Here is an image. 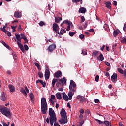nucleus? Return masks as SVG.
<instances>
[{"instance_id": "1", "label": "nucleus", "mask_w": 126, "mask_h": 126, "mask_svg": "<svg viewBox=\"0 0 126 126\" xmlns=\"http://www.w3.org/2000/svg\"><path fill=\"white\" fill-rule=\"evenodd\" d=\"M61 120H59V122L61 124H65L67 123V117L66 116V113L64 108H62L60 112Z\"/></svg>"}, {"instance_id": "2", "label": "nucleus", "mask_w": 126, "mask_h": 126, "mask_svg": "<svg viewBox=\"0 0 126 126\" xmlns=\"http://www.w3.org/2000/svg\"><path fill=\"white\" fill-rule=\"evenodd\" d=\"M1 113L6 117H8V118H10L11 116V113L10 111H9L7 107H4V109L2 110Z\"/></svg>"}, {"instance_id": "3", "label": "nucleus", "mask_w": 126, "mask_h": 126, "mask_svg": "<svg viewBox=\"0 0 126 126\" xmlns=\"http://www.w3.org/2000/svg\"><path fill=\"white\" fill-rule=\"evenodd\" d=\"M95 121L98 122L99 125H105L106 126H111V122L110 121H108L107 120H104V122L103 121H101V120L95 119Z\"/></svg>"}, {"instance_id": "4", "label": "nucleus", "mask_w": 126, "mask_h": 126, "mask_svg": "<svg viewBox=\"0 0 126 126\" xmlns=\"http://www.w3.org/2000/svg\"><path fill=\"white\" fill-rule=\"evenodd\" d=\"M69 88L70 91H75V89L76 88V84L72 80H71L70 81Z\"/></svg>"}, {"instance_id": "5", "label": "nucleus", "mask_w": 126, "mask_h": 126, "mask_svg": "<svg viewBox=\"0 0 126 126\" xmlns=\"http://www.w3.org/2000/svg\"><path fill=\"white\" fill-rule=\"evenodd\" d=\"M21 40H22V38L18 39L17 40L18 41H17V44L18 47H19L20 49L21 50V51L23 52V53H24L25 50H24V47H23V45L21 43Z\"/></svg>"}, {"instance_id": "6", "label": "nucleus", "mask_w": 126, "mask_h": 126, "mask_svg": "<svg viewBox=\"0 0 126 126\" xmlns=\"http://www.w3.org/2000/svg\"><path fill=\"white\" fill-rule=\"evenodd\" d=\"M49 115H50V118H57L55 111L52 108H50L49 109Z\"/></svg>"}, {"instance_id": "7", "label": "nucleus", "mask_w": 126, "mask_h": 126, "mask_svg": "<svg viewBox=\"0 0 126 126\" xmlns=\"http://www.w3.org/2000/svg\"><path fill=\"white\" fill-rule=\"evenodd\" d=\"M56 47V45L55 44H52L49 45L48 50L50 52H52L55 49Z\"/></svg>"}, {"instance_id": "8", "label": "nucleus", "mask_w": 126, "mask_h": 126, "mask_svg": "<svg viewBox=\"0 0 126 126\" xmlns=\"http://www.w3.org/2000/svg\"><path fill=\"white\" fill-rule=\"evenodd\" d=\"M53 30L54 33H57V32L59 31V26L57 24L54 23L53 24Z\"/></svg>"}, {"instance_id": "9", "label": "nucleus", "mask_w": 126, "mask_h": 126, "mask_svg": "<svg viewBox=\"0 0 126 126\" xmlns=\"http://www.w3.org/2000/svg\"><path fill=\"white\" fill-rule=\"evenodd\" d=\"M48 107V105L47 104L46 99L45 98L43 97L41 99V107Z\"/></svg>"}, {"instance_id": "10", "label": "nucleus", "mask_w": 126, "mask_h": 126, "mask_svg": "<svg viewBox=\"0 0 126 126\" xmlns=\"http://www.w3.org/2000/svg\"><path fill=\"white\" fill-rule=\"evenodd\" d=\"M111 81L116 82L117 81V74L113 73L111 76Z\"/></svg>"}, {"instance_id": "11", "label": "nucleus", "mask_w": 126, "mask_h": 126, "mask_svg": "<svg viewBox=\"0 0 126 126\" xmlns=\"http://www.w3.org/2000/svg\"><path fill=\"white\" fill-rule=\"evenodd\" d=\"M29 96L30 97V99H31V102H32L33 103L35 102V99L33 94L32 93H30L29 94Z\"/></svg>"}, {"instance_id": "12", "label": "nucleus", "mask_w": 126, "mask_h": 126, "mask_svg": "<svg viewBox=\"0 0 126 126\" xmlns=\"http://www.w3.org/2000/svg\"><path fill=\"white\" fill-rule=\"evenodd\" d=\"M44 77L46 80H47L49 78L50 71L48 69H46Z\"/></svg>"}, {"instance_id": "13", "label": "nucleus", "mask_w": 126, "mask_h": 126, "mask_svg": "<svg viewBox=\"0 0 126 126\" xmlns=\"http://www.w3.org/2000/svg\"><path fill=\"white\" fill-rule=\"evenodd\" d=\"M58 82L62 84V86H63L64 84L66 83V80L65 77H63L62 79H59Z\"/></svg>"}, {"instance_id": "14", "label": "nucleus", "mask_w": 126, "mask_h": 126, "mask_svg": "<svg viewBox=\"0 0 126 126\" xmlns=\"http://www.w3.org/2000/svg\"><path fill=\"white\" fill-rule=\"evenodd\" d=\"M75 91L70 90L68 93V96L69 98V100H71L72 99V97L74 94V93Z\"/></svg>"}, {"instance_id": "15", "label": "nucleus", "mask_w": 126, "mask_h": 126, "mask_svg": "<svg viewBox=\"0 0 126 126\" xmlns=\"http://www.w3.org/2000/svg\"><path fill=\"white\" fill-rule=\"evenodd\" d=\"M54 76L57 78H61L62 76V73L61 71H60V70L58 71L56 73H54Z\"/></svg>"}, {"instance_id": "16", "label": "nucleus", "mask_w": 126, "mask_h": 126, "mask_svg": "<svg viewBox=\"0 0 126 126\" xmlns=\"http://www.w3.org/2000/svg\"><path fill=\"white\" fill-rule=\"evenodd\" d=\"M9 89L11 93H14L15 92L16 88L12 84L8 85Z\"/></svg>"}, {"instance_id": "17", "label": "nucleus", "mask_w": 126, "mask_h": 126, "mask_svg": "<svg viewBox=\"0 0 126 126\" xmlns=\"http://www.w3.org/2000/svg\"><path fill=\"white\" fill-rule=\"evenodd\" d=\"M49 120L51 126H53L54 123L57 122V118H50Z\"/></svg>"}, {"instance_id": "18", "label": "nucleus", "mask_w": 126, "mask_h": 126, "mask_svg": "<svg viewBox=\"0 0 126 126\" xmlns=\"http://www.w3.org/2000/svg\"><path fill=\"white\" fill-rule=\"evenodd\" d=\"M48 107L46 106H41V112L43 115L46 113Z\"/></svg>"}, {"instance_id": "19", "label": "nucleus", "mask_w": 126, "mask_h": 126, "mask_svg": "<svg viewBox=\"0 0 126 126\" xmlns=\"http://www.w3.org/2000/svg\"><path fill=\"white\" fill-rule=\"evenodd\" d=\"M100 53L99 51H98L97 50H95V51H94L93 52L92 56L94 57H97L98 56V55H100Z\"/></svg>"}, {"instance_id": "20", "label": "nucleus", "mask_w": 126, "mask_h": 126, "mask_svg": "<svg viewBox=\"0 0 126 126\" xmlns=\"http://www.w3.org/2000/svg\"><path fill=\"white\" fill-rule=\"evenodd\" d=\"M87 12V10L86 8H83V7L80 8L78 10V12L79 13H81L82 14H84Z\"/></svg>"}, {"instance_id": "21", "label": "nucleus", "mask_w": 126, "mask_h": 126, "mask_svg": "<svg viewBox=\"0 0 126 126\" xmlns=\"http://www.w3.org/2000/svg\"><path fill=\"white\" fill-rule=\"evenodd\" d=\"M62 94L63 96V99H64L65 101H69V98L68 96L66 95L64 92L62 93Z\"/></svg>"}, {"instance_id": "22", "label": "nucleus", "mask_w": 126, "mask_h": 126, "mask_svg": "<svg viewBox=\"0 0 126 126\" xmlns=\"http://www.w3.org/2000/svg\"><path fill=\"white\" fill-rule=\"evenodd\" d=\"M0 99L3 101L6 100L5 95V93L4 92H2V93H1Z\"/></svg>"}, {"instance_id": "23", "label": "nucleus", "mask_w": 126, "mask_h": 126, "mask_svg": "<svg viewBox=\"0 0 126 126\" xmlns=\"http://www.w3.org/2000/svg\"><path fill=\"white\" fill-rule=\"evenodd\" d=\"M77 99L79 100V102L83 103L84 101H85V98L82 96L78 95L77 96Z\"/></svg>"}, {"instance_id": "24", "label": "nucleus", "mask_w": 126, "mask_h": 126, "mask_svg": "<svg viewBox=\"0 0 126 126\" xmlns=\"http://www.w3.org/2000/svg\"><path fill=\"white\" fill-rule=\"evenodd\" d=\"M104 4L106 5V7L107 8H108L109 9H111V2L110 1H108V2H106L105 3H104Z\"/></svg>"}, {"instance_id": "25", "label": "nucleus", "mask_w": 126, "mask_h": 126, "mask_svg": "<svg viewBox=\"0 0 126 126\" xmlns=\"http://www.w3.org/2000/svg\"><path fill=\"white\" fill-rule=\"evenodd\" d=\"M14 16L17 18H20L21 17V14L20 12L16 11L14 13Z\"/></svg>"}, {"instance_id": "26", "label": "nucleus", "mask_w": 126, "mask_h": 126, "mask_svg": "<svg viewBox=\"0 0 126 126\" xmlns=\"http://www.w3.org/2000/svg\"><path fill=\"white\" fill-rule=\"evenodd\" d=\"M55 96L58 100H61L62 99V96H61V93L58 92L56 94Z\"/></svg>"}, {"instance_id": "27", "label": "nucleus", "mask_w": 126, "mask_h": 126, "mask_svg": "<svg viewBox=\"0 0 126 126\" xmlns=\"http://www.w3.org/2000/svg\"><path fill=\"white\" fill-rule=\"evenodd\" d=\"M20 91L22 93H23L24 94H25V96H27L28 95V94H27V93L25 91V90L21 87V89H20Z\"/></svg>"}, {"instance_id": "28", "label": "nucleus", "mask_w": 126, "mask_h": 126, "mask_svg": "<svg viewBox=\"0 0 126 126\" xmlns=\"http://www.w3.org/2000/svg\"><path fill=\"white\" fill-rule=\"evenodd\" d=\"M57 79H55V78H53V79L52 80V86L53 88L54 87V86L56 84V82H57Z\"/></svg>"}, {"instance_id": "29", "label": "nucleus", "mask_w": 126, "mask_h": 126, "mask_svg": "<svg viewBox=\"0 0 126 126\" xmlns=\"http://www.w3.org/2000/svg\"><path fill=\"white\" fill-rule=\"evenodd\" d=\"M99 58H100L99 60L100 61H103L104 60V58L103 57L102 53H100V55H99V57H98V59H99Z\"/></svg>"}, {"instance_id": "30", "label": "nucleus", "mask_w": 126, "mask_h": 126, "mask_svg": "<svg viewBox=\"0 0 126 126\" xmlns=\"http://www.w3.org/2000/svg\"><path fill=\"white\" fill-rule=\"evenodd\" d=\"M34 65H35V66H36L38 70H41V67L38 63L35 62Z\"/></svg>"}, {"instance_id": "31", "label": "nucleus", "mask_w": 126, "mask_h": 126, "mask_svg": "<svg viewBox=\"0 0 126 126\" xmlns=\"http://www.w3.org/2000/svg\"><path fill=\"white\" fill-rule=\"evenodd\" d=\"M0 30L3 31L4 33L7 32V30H6V26H3V27L0 28Z\"/></svg>"}, {"instance_id": "32", "label": "nucleus", "mask_w": 126, "mask_h": 126, "mask_svg": "<svg viewBox=\"0 0 126 126\" xmlns=\"http://www.w3.org/2000/svg\"><path fill=\"white\" fill-rule=\"evenodd\" d=\"M119 31L118 30H115L114 32H113V36L115 37H116L118 34H119Z\"/></svg>"}, {"instance_id": "33", "label": "nucleus", "mask_w": 126, "mask_h": 126, "mask_svg": "<svg viewBox=\"0 0 126 126\" xmlns=\"http://www.w3.org/2000/svg\"><path fill=\"white\" fill-rule=\"evenodd\" d=\"M2 44L4 47H6L7 49H9L10 48V47H9V45L6 42H3Z\"/></svg>"}, {"instance_id": "34", "label": "nucleus", "mask_w": 126, "mask_h": 126, "mask_svg": "<svg viewBox=\"0 0 126 126\" xmlns=\"http://www.w3.org/2000/svg\"><path fill=\"white\" fill-rule=\"evenodd\" d=\"M40 83L42 85H43V87H45L46 86V83L45 81H43L42 80L40 81Z\"/></svg>"}, {"instance_id": "35", "label": "nucleus", "mask_w": 126, "mask_h": 126, "mask_svg": "<svg viewBox=\"0 0 126 126\" xmlns=\"http://www.w3.org/2000/svg\"><path fill=\"white\" fill-rule=\"evenodd\" d=\"M63 23H65L66 24H68V25L70 23L71 24V22L69 21L68 20H65L64 21V22H63Z\"/></svg>"}, {"instance_id": "36", "label": "nucleus", "mask_w": 126, "mask_h": 126, "mask_svg": "<svg viewBox=\"0 0 126 126\" xmlns=\"http://www.w3.org/2000/svg\"><path fill=\"white\" fill-rule=\"evenodd\" d=\"M117 70L120 74H123L124 71H123L122 69L119 68H118Z\"/></svg>"}, {"instance_id": "37", "label": "nucleus", "mask_w": 126, "mask_h": 126, "mask_svg": "<svg viewBox=\"0 0 126 126\" xmlns=\"http://www.w3.org/2000/svg\"><path fill=\"white\" fill-rule=\"evenodd\" d=\"M75 34V32H70L69 33V36L70 37H73Z\"/></svg>"}, {"instance_id": "38", "label": "nucleus", "mask_w": 126, "mask_h": 126, "mask_svg": "<svg viewBox=\"0 0 126 126\" xmlns=\"http://www.w3.org/2000/svg\"><path fill=\"white\" fill-rule=\"evenodd\" d=\"M20 35V36H21V39H24L26 38V37L25 34L21 33Z\"/></svg>"}, {"instance_id": "39", "label": "nucleus", "mask_w": 126, "mask_h": 126, "mask_svg": "<svg viewBox=\"0 0 126 126\" xmlns=\"http://www.w3.org/2000/svg\"><path fill=\"white\" fill-rule=\"evenodd\" d=\"M99 76L98 75H96L95 77V80L96 82H98L99 81Z\"/></svg>"}, {"instance_id": "40", "label": "nucleus", "mask_w": 126, "mask_h": 126, "mask_svg": "<svg viewBox=\"0 0 126 126\" xmlns=\"http://www.w3.org/2000/svg\"><path fill=\"white\" fill-rule=\"evenodd\" d=\"M121 43L122 44L126 43V39L125 38H123Z\"/></svg>"}, {"instance_id": "41", "label": "nucleus", "mask_w": 126, "mask_h": 126, "mask_svg": "<svg viewBox=\"0 0 126 126\" xmlns=\"http://www.w3.org/2000/svg\"><path fill=\"white\" fill-rule=\"evenodd\" d=\"M15 36H16V39L17 40L21 39V36L20 34H15Z\"/></svg>"}, {"instance_id": "42", "label": "nucleus", "mask_w": 126, "mask_h": 126, "mask_svg": "<svg viewBox=\"0 0 126 126\" xmlns=\"http://www.w3.org/2000/svg\"><path fill=\"white\" fill-rule=\"evenodd\" d=\"M38 75L39 76V77L40 78H42L44 77V74H43L41 72H38Z\"/></svg>"}, {"instance_id": "43", "label": "nucleus", "mask_w": 126, "mask_h": 126, "mask_svg": "<svg viewBox=\"0 0 126 126\" xmlns=\"http://www.w3.org/2000/svg\"><path fill=\"white\" fill-rule=\"evenodd\" d=\"M39 25L41 27H42L44 25H45V23L43 21H41L39 23H38Z\"/></svg>"}, {"instance_id": "44", "label": "nucleus", "mask_w": 126, "mask_h": 126, "mask_svg": "<svg viewBox=\"0 0 126 126\" xmlns=\"http://www.w3.org/2000/svg\"><path fill=\"white\" fill-rule=\"evenodd\" d=\"M71 23H69V25H68V26L67 27L66 31H69L70 30V26H71Z\"/></svg>"}, {"instance_id": "45", "label": "nucleus", "mask_w": 126, "mask_h": 126, "mask_svg": "<svg viewBox=\"0 0 126 126\" xmlns=\"http://www.w3.org/2000/svg\"><path fill=\"white\" fill-rule=\"evenodd\" d=\"M82 0H72V2H73V3H77Z\"/></svg>"}, {"instance_id": "46", "label": "nucleus", "mask_w": 126, "mask_h": 126, "mask_svg": "<svg viewBox=\"0 0 126 126\" xmlns=\"http://www.w3.org/2000/svg\"><path fill=\"white\" fill-rule=\"evenodd\" d=\"M24 48L25 49L26 51H28L29 50V47L27 45L25 44L24 45Z\"/></svg>"}, {"instance_id": "47", "label": "nucleus", "mask_w": 126, "mask_h": 126, "mask_svg": "<svg viewBox=\"0 0 126 126\" xmlns=\"http://www.w3.org/2000/svg\"><path fill=\"white\" fill-rule=\"evenodd\" d=\"M82 54L83 55H87V51H86V50H82Z\"/></svg>"}, {"instance_id": "48", "label": "nucleus", "mask_w": 126, "mask_h": 126, "mask_svg": "<svg viewBox=\"0 0 126 126\" xmlns=\"http://www.w3.org/2000/svg\"><path fill=\"white\" fill-rule=\"evenodd\" d=\"M18 31H22V28L21 25H19V26L18 27Z\"/></svg>"}, {"instance_id": "49", "label": "nucleus", "mask_w": 126, "mask_h": 126, "mask_svg": "<svg viewBox=\"0 0 126 126\" xmlns=\"http://www.w3.org/2000/svg\"><path fill=\"white\" fill-rule=\"evenodd\" d=\"M79 37V39H83L84 38V34H80Z\"/></svg>"}, {"instance_id": "50", "label": "nucleus", "mask_w": 126, "mask_h": 126, "mask_svg": "<svg viewBox=\"0 0 126 126\" xmlns=\"http://www.w3.org/2000/svg\"><path fill=\"white\" fill-rule=\"evenodd\" d=\"M55 99H56V97H55V95H51V98H50V99L55 100Z\"/></svg>"}, {"instance_id": "51", "label": "nucleus", "mask_w": 126, "mask_h": 126, "mask_svg": "<svg viewBox=\"0 0 126 126\" xmlns=\"http://www.w3.org/2000/svg\"><path fill=\"white\" fill-rule=\"evenodd\" d=\"M54 126H61L57 122H54Z\"/></svg>"}, {"instance_id": "52", "label": "nucleus", "mask_w": 126, "mask_h": 126, "mask_svg": "<svg viewBox=\"0 0 126 126\" xmlns=\"http://www.w3.org/2000/svg\"><path fill=\"white\" fill-rule=\"evenodd\" d=\"M49 102H50L52 105H54V104H55V102H54V101H53V99H49Z\"/></svg>"}, {"instance_id": "53", "label": "nucleus", "mask_w": 126, "mask_h": 126, "mask_svg": "<svg viewBox=\"0 0 126 126\" xmlns=\"http://www.w3.org/2000/svg\"><path fill=\"white\" fill-rule=\"evenodd\" d=\"M60 85L62 86L61 83V82H59V81H57V83H56V86H57V87H58Z\"/></svg>"}, {"instance_id": "54", "label": "nucleus", "mask_w": 126, "mask_h": 126, "mask_svg": "<svg viewBox=\"0 0 126 126\" xmlns=\"http://www.w3.org/2000/svg\"><path fill=\"white\" fill-rule=\"evenodd\" d=\"M17 27V25H16V26H11V28L12 29V30H14V31H16L15 29Z\"/></svg>"}, {"instance_id": "55", "label": "nucleus", "mask_w": 126, "mask_h": 126, "mask_svg": "<svg viewBox=\"0 0 126 126\" xmlns=\"http://www.w3.org/2000/svg\"><path fill=\"white\" fill-rule=\"evenodd\" d=\"M25 41V42H24V44H28V40L27 38L23 39Z\"/></svg>"}, {"instance_id": "56", "label": "nucleus", "mask_w": 126, "mask_h": 126, "mask_svg": "<svg viewBox=\"0 0 126 126\" xmlns=\"http://www.w3.org/2000/svg\"><path fill=\"white\" fill-rule=\"evenodd\" d=\"M25 91H26V92H27V93H29V90L28 89V88L27 86L25 87Z\"/></svg>"}, {"instance_id": "57", "label": "nucleus", "mask_w": 126, "mask_h": 126, "mask_svg": "<svg viewBox=\"0 0 126 126\" xmlns=\"http://www.w3.org/2000/svg\"><path fill=\"white\" fill-rule=\"evenodd\" d=\"M61 31L63 32V33H66V31L65 29H63V28H61Z\"/></svg>"}, {"instance_id": "58", "label": "nucleus", "mask_w": 126, "mask_h": 126, "mask_svg": "<svg viewBox=\"0 0 126 126\" xmlns=\"http://www.w3.org/2000/svg\"><path fill=\"white\" fill-rule=\"evenodd\" d=\"M7 34L9 37L12 36V34L10 32H8L7 33Z\"/></svg>"}, {"instance_id": "59", "label": "nucleus", "mask_w": 126, "mask_h": 126, "mask_svg": "<svg viewBox=\"0 0 126 126\" xmlns=\"http://www.w3.org/2000/svg\"><path fill=\"white\" fill-rule=\"evenodd\" d=\"M55 23H59L60 22V20L57 18H55Z\"/></svg>"}, {"instance_id": "60", "label": "nucleus", "mask_w": 126, "mask_h": 126, "mask_svg": "<svg viewBox=\"0 0 126 126\" xmlns=\"http://www.w3.org/2000/svg\"><path fill=\"white\" fill-rule=\"evenodd\" d=\"M81 21L82 22L85 21V18L84 16L81 17Z\"/></svg>"}, {"instance_id": "61", "label": "nucleus", "mask_w": 126, "mask_h": 126, "mask_svg": "<svg viewBox=\"0 0 126 126\" xmlns=\"http://www.w3.org/2000/svg\"><path fill=\"white\" fill-rule=\"evenodd\" d=\"M124 76L126 78V70H124V72H123Z\"/></svg>"}, {"instance_id": "62", "label": "nucleus", "mask_w": 126, "mask_h": 126, "mask_svg": "<svg viewBox=\"0 0 126 126\" xmlns=\"http://www.w3.org/2000/svg\"><path fill=\"white\" fill-rule=\"evenodd\" d=\"M83 124V123H82V122H80L77 125V126H82Z\"/></svg>"}, {"instance_id": "63", "label": "nucleus", "mask_w": 126, "mask_h": 126, "mask_svg": "<svg viewBox=\"0 0 126 126\" xmlns=\"http://www.w3.org/2000/svg\"><path fill=\"white\" fill-rule=\"evenodd\" d=\"M124 31H126V23H125L124 25V28H123Z\"/></svg>"}, {"instance_id": "64", "label": "nucleus", "mask_w": 126, "mask_h": 126, "mask_svg": "<svg viewBox=\"0 0 126 126\" xmlns=\"http://www.w3.org/2000/svg\"><path fill=\"white\" fill-rule=\"evenodd\" d=\"M105 64L108 66V67H109V66H110V63H108V62H105Z\"/></svg>"}]
</instances>
